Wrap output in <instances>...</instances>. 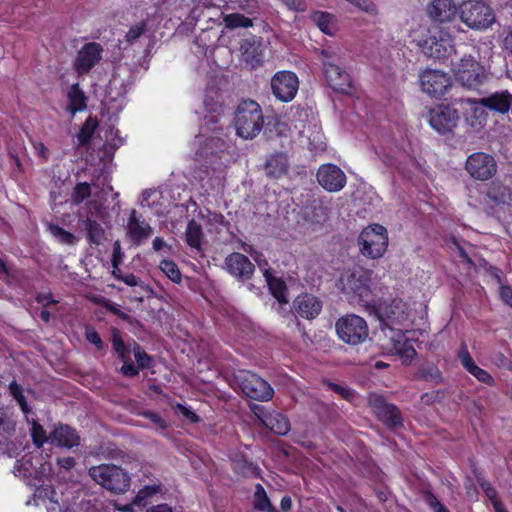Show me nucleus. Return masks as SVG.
I'll list each match as a JSON object with an SVG mask.
<instances>
[{
	"instance_id": "1",
	"label": "nucleus",
	"mask_w": 512,
	"mask_h": 512,
	"mask_svg": "<svg viewBox=\"0 0 512 512\" xmlns=\"http://www.w3.org/2000/svg\"><path fill=\"white\" fill-rule=\"evenodd\" d=\"M373 272L362 267L344 271L339 278V288L350 303H358L367 309L372 299Z\"/></svg>"
},
{
	"instance_id": "2",
	"label": "nucleus",
	"mask_w": 512,
	"mask_h": 512,
	"mask_svg": "<svg viewBox=\"0 0 512 512\" xmlns=\"http://www.w3.org/2000/svg\"><path fill=\"white\" fill-rule=\"evenodd\" d=\"M264 126V115L261 106L252 99L239 102L234 112V127L238 136L253 139Z\"/></svg>"
},
{
	"instance_id": "3",
	"label": "nucleus",
	"mask_w": 512,
	"mask_h": 512,
	"mask_svg": "<svg viewBox=\"0 0 512 512\" xmlns=\"http://www.w3.org/2000/svg\"><path fill=\"white\" fill-rule=\"evenodd\" d=\"M366 311L377 317L382 328L385 326L397 331H401V327L409 317L407 304L398 298L381 302L373 300L367 305Z\"/></svg>"
},
{
	"instance_id": "4",
	"label": "nucleus",
	"mask_w": 512,
	"mask_h": 512,
	"mask_svg": "<svg viewBox=\"0 0 512 512\" xmlns=\"http://www.w3.org/2000/svg\"><path fill=\"white\" fill-rule=\"evenodd\" d=\"M89 476L113 494H123L130 488L131 478L126 470L115 464H100L88 470Z\"/></svg>"
},
{
	"instance_id": "5",
	"label": "nucleus",
	"mask_w": 512,
	"mask_h": 512,
	"mask_svg": "<svg viewBox=\"0 0 512 512\" xmlns=\"http://www.w3.org/2000/svg\"><path fill=\"white\" fill-rule=\"evenodd\" d=\"M321 55L323 73L329 87L342 94H351L353 81L350 74L337 63L339 57L328 49H322Z\"/></svg>"
},
{
	"instance_id": "6",
	"label": "nucleus",
	"mask_w": 512,
	"mask_h": 512,
	"mask_svg": "<svg viewBox=\"0 0 512 512\" xmlns=\"http://www.w3.org/2000/svg\"><path fill=\"white\" fill-rule=\"evenodd\" d=\"M235 381L242 393L252 400L266 402L272 399L274 389L262 377L249 370H238Z\"/></svg>"
},
{
	"instance_id": "7",
	"label": "nucleus",
	"mask_w": 512,
	"mask_h": 512,
	"mask_svg": "<svg viewBox=\"0 0 512 512\" xmlns=\"http://www.w3.org/2000/svg\"><path fill=\"white\" fill-rule=\"evenodd\" d=\"M460 18L468 28L474 30L489 29L495 23L494 12L482 0H470L464 3Z\"/></svg>"
},
{
	"instance_id": "8",
	"label": "nucleus",
	"mask_w": 512,
	"mask_h": 512,
	"mask_svg": "<svg viewBox=\"0 0 512 512\" xmlns=\"http://www.w3.org/2000/svg\"><path fill=\"white\" fill-rule=\"evenodd\" d=\"M360 252L370 258L381 257L388 246L387 230L380 224H372L362 230L358 237Z\"/></svg>"
},
{
	"instance_id": "9",
	"label": "nucleus",
	"mask_w": 512,
	"mask_h": 512,
	"mask_svg": "<svg viewBox=\"0 0 512 512\" xmlns=\"http://www.w3.org/2000/svg\"><path fill=\"white\" fill-rule=\"evenodd\" d=\"M335 329L339 339L350 345L364 342L369 334L366 320L356 314H348L339 318Z\"/></svg>"
},
{
	"instance_id": "10",
	"label": "nucleus",
	"mask_w": 512,
	"mask_h": 512,
	"mask_svg": "<svg viewBox=\"0 0 512 512\" xmlns=\"http://www.w3.org/2000/svg\"><path fill=\"white\" fill-rule=\"evenodd\" d=\"M368 403L378 420L389 430L395 431L404 426L399 408L395 404L387 402L384 396L372 394L369 397Z\"/></svg>"
},
{
	"instance_id": "11",
	"label": "nucleus",
	"mask_w": 512,
	"mask_h": 512,
	"mask_svg": "<svg viewBox=\"0 0 512 512\" xmlns=\"http://www.w3.org/2000/svg\"><path fill=\"white\" fill-rule=\"evenodd\" d=\"M453 71L457 80L469 89L478 88L486 77L484 67L471 56L461 58Z\"/></svg>"
},
{
	"instance_id": "12",
	"label": "nucleus",
	"mask_w": 512,
	"mask_h": 512,
	"mask_svg": "<svg viewBox=\"0 0 512 512\" xmlns=\"http://www.w3.org/2000/svg\"><path fill=\"white\" fill-rule=\"evenodd\" d=\"M465 169L473 179L486 181L497 173V162L488 153L474 152L468 156Z\"/></svg>"
},
{
	"instance_id": "13",
	"label": "nucleus",
	"mask_w": 512,
	"mask_h": 512,
	"mask_svg": "<svg viewBox=\"0 0 512 512\" xmlns=\"http://www.w3.org/2000/svg\"><path fill=\"white\" fill-rule=\"evenodd\" d=\"M271 91L273 96L284 103L292 101L299 88L297 75L291 71H278L271 78Z\"/></svg>"
},
{
	"instance_id": "14",
	"label": "nucleus",
	"mask_w": 512,
	"mask_h": 512,
	"mask_svg": "<svg viewBox=\"0 0 512 512\" xmlns=\"http://www.w3.org/2000/svg\"><path fill=\"white\" fill-rule=\"evenodd\" d=\"M111 344L117 357L123 362L120 372L124 377L133 378L138 376V368L131 361V354L134 353L133 339L125 342L117 328L111 331Z\"/></svg>"
},
{
	"instance_id": "15",
	"label": "nucleus",
	"mask_w": 512,
	"mask_h": 512,
	"mask_svg": "<svg viewBox=\"0 0 512 512\" xmlns=\"http://www.w3.org/2000/svg\"><path fill=\"white\" fill-rule=\"evenodd\" d=\"M459 120L457 109L451 105H437L429 111V124L439 134L453 132Z\"/></svg>"
},
{
	"instance_id": "16",
	"label": "nucleus",
	"mask_w": 512,
	"mask_h": 512,
	"mask_svg": "<svg viewBox=\"0 0 512 512\" xmlns=\"http://www.w3.org/2000/svg\"><path fill=\"white\" fill-rule=\"evenodd\" d=\"M420 46L425 55L435 59H444L455 53L452 34H429Z\"/></svg>"
},
{
	"instance_id": "17",
	"label": "nucleus",
	"mask_w": 512,
	"mask_h": 512,
	"mask_svg": "<svg viewBox=\"0 0 512 512\" xmlns=\"http://www.w3.org/2000/svg\"><path fill=\"white\" fill-rule=\"evenodd\" d=\"M103 48L99 43L89 42L84 44L77 52L73 62V69L78 76H85L102 59Z\"/></svg>"
},
{
	"instance_id": "18",
	"label": "nucleus",
	"mask_w": 512,
	"mask_h": 512,
	"mask_svg": "<svg viewBox=\"0 0 512 512\" xmlns=\"http://www.w3.org/2000/svg\"><path fill=\"white\" fill-rule=\"evenodd\" d=\"M420 85L426 94L432 97H441L451 87L448 74L439 70H425L420 75Z\"/></svg>"
},
{
	"instance_id": "19",
	"label": "nucleus",
	"mask_w": 512,
	"mask_h": 512,
	"mask_svg": "<svg viewBox=\"0 0 512 512\" xmlns=\"http://www.w3.org/2000/svg\"><path fill=\"white\" fill-rule=\"evenodd\" d=\"M317 181L328 192H339L347 182L345 173L335 164L327 163L318 168Z\"/></svg>"
},
{
	"instance_id": "20",
	"label": "nucleus",
	"mask_w": 512,
	"mask_h": 512,
	"mask_svg": "<svg viewBox=\"0 0 512 512\" xmlns=\"http://www.w3.org/2000/svg\"><path fill=\"white\" fill-rule=\"evenodd\" d=\"M224 268L227 273L242 282L250 280L255 272L254 264L240 252H232L226 256Z\"/></svg>"
},
{
	"instance_id": "21",
	"label": "nucleus",
	"mask_w": 512,
	"mask_h": 512,
	"mask_svg": "<svg viewBox=\"0 0 512 512\" xmlns=\"http://www.w3.org/2000/svg\"><path fill=\"white\" fill-rule=\"evenodd\" d=\"M265 46L260 37L251 34L250 37L241 41L240 52L242 61L250 69H255L263 63V52Z\"/></svg>"
},
{
	"instance_id": "22",
	"label": "nucleus",
	"mask_w": 512,
	"mask_h": 512,
	"mask_svg": "<svg viewBox=\"0 0 512 512\" xmlns=\"http://www.w3.org/2000/svg\"><path fill=\"white\" fill-rule=\"evenodd\" d=\"M457 357L462 364L463 368L474 376L479 382L488 386H494L495 380L492 375L475 364L472 356L469 353L468 346L465 342H462L457 353Z\"/></svg>"
},
{
	"instance_id": "23",
	"label": "nucleus",
	"mask_w": 512,
	"mask_h": 512,
	"mask_svg": "<svg viewBox=\"0 0 512 512\" xmlns=\"http://www.w3.org/2000/svg\"><path fill=\"white\" fill-rule=\"evenodd\" d=\"M293 306L297 316L312 320L320 314L323 305L318 297L310 293H302L295 298Z\"/></svg>"
},
{
	"instance_id": "24",
	"label": "nucleus",
	"mask_w": 512,
	"mask_h": 512,
	"mask_svg": "<svg viewBox=\"0 0 512 512\" xmlns=\"http://www.w3.org/2000/svg\"><path fill=\"white\" fill-rule=\"evenodd\" d=\"M484 203L491 207L512 206V190L499 180H493L486 189Z\"/></svg>"
},
{
	"instance_id": "25",
	"label": "nucleus",
	"mask_w": 512,
	"mask_h": 512,
	"mask_svg": "<svg viewBox=\"0 0 512 512\" xmlns=\"http://www.w3.org/2000/svg\"><path fill=\"white\" fill-rule=\"evenodd\" d=\"M456 11L457 8L453 0H432L426 8L429 18L437 23L452 21Z\"/></svg>"
},
{
	"instance_id": "26",
	"label": "nucleus",
	"mask_w": 512,
	"mask_h": 512,
	"mask_svg": "<svg viewBox=\"0 0 512 512\" xmlns=\"http://www.w3.org/2000/svg\"><path fill=\"white\" fill-rule=\"evenodd\" d=\"M81 227L91 248H98L106 240L105 230L96 219L87 216L81 221Z\"/></svg>"
},
{
	"instance_id": "27",
	"label": "nucleus",
	"mask_w": 512,
	"mask_h": 512,
	"mask_svg": "<svg viewBox=\"0 0 512 512\" xmlns=\"http://www.w3.org/2000/svg\"><path fill=\"white\" fill-rule=\"evenodd\" d=\"M480 104L491 111L505 114L512 106V94L507 90L497 91L482 98Z\"/></svg>"
},
{
	"instance_id": "28",
	"label": "nucleus",
	"mask_w": 512,
	"mask_h": 512,
	"mask_svg": "<svg viewBox=\"0 0 512 512\" xmlns=\"http://www.w3.org/2000/svg\"><path fill=\"white\" fill-rule=\"evenodd\" d=\"M53 443L60 447L73 448L80 444V437L76 429L67 424H59L50 434Z\"/></svg>"
},
{
	"instance_id": "29",
	"label": "nucleus",
	"mask_w": 512,
	"mask_h": 512,
	"mask_svg": "<svg viewBox=\"0 0 512 512\" xmlns=\"http://www.w3.org/2000/svg\"><path fill=\"white\" fill-rule=\"evenodd\" d=\"M67 107L66 112L74 116L78 112H82L87 108L88 97L81 89L79 83H74L67 91Z\"/></svg>"
},
{
	"instance_id": "30",
	"label": "nucleus",
	"mask_w": 512,
	"mask_h": 512,
	"mask_svg": "<svg viewBox=\"0 0 512 512\" xmlns=\"http://www.w3.org/2000/svg\"><path fill=\"white\" fill-rule=\"evenodd\" d=\"M127 233L133 244L140 245L142 240L151 236L152 228L148 223H141L133 210L128 220Z\"/></svg>"
},
{
	"instance_id": "31",
	"label": "nucleus",
	"mask_w": 512,
	"mask_h": 512,
	"mask_svg": "<svg viewBox=\"0 0 512 512\" xmlns=\"http://www.w3.org/2000/svg\"><path fill=\"white\" fill-rule=\"evenodd\" d=\"M232 470L244 478H261V469L244 455H235L231 460Z\"/></svg>"
},
{
	"instance_id": "32",
	"label": "nucleus",
	"mask_w": 512,
	"mask_h": 512,
	"mask_svg": "<svg viewBox=\"0 0 512 512\" xmlns=\"http://www.w3.org/2000/svg\"><path fill=\"white\" fill-rule=\"evenodd\" d=\"M288 158L284 153H274L265 162V170L268 177L280 178L287 173Z\"/></svg>"
},
{
	"instance_id": "33",
	"label": "nucleus",
	"mask_w": 512,
	"mask_h": 512,
	"mask_svg": "<svg viewBox=\"0 0 512 512\" xmlns=\"http://www.w3.org/2000/svg\"><path fill=\"white\" fill-rule=\"evenodd\" d=\"M225 133L222 134H206L204 138H201V142L199 138L197 139L198 144L201 145L200 154L201 155H214L218 151H222L225 148Z\"/></svg>"
},
{
	"instance_id": "34",
	"label": "nucleus",
	"mask_w": 512,
	"mask_h": 512,
	"mask_svg": "<svg viewBox=\"0 0 512 512\" xmlns=\"http://www.w3.org/2000/svg\"><path fill=\"white\" fill-rule=\"evenodd\" d=\"M204 233L202 227L195 219H191L187 223L185 231V241L187 245L198 252L202 251Z\"/></svg>"
},
{
	"instance_id": "35",
	"label": "nucleus",
	"mask_w": 512,
	"mask_h": 512,
	"mask_svg": "<svg viewBox=\"0 0 512 512\" xmlns=\"http://www.w3.org/2000/svg\"><path fill=\"white\" fill-rule=\"evenodd\" d=\"M277 435L284 436L290 431V422L283 413L272 411L263 424Z\"/></svg>"
},
{
	"instance_id": "36",
	"label": "nucleus",
	"mask_w": 512,
	"mask_h": 512,
	"mask_svg": "<svg viewBox=\"0 0 512 512\" xmlns=\"http://www.w3.org/2000/svg\"><path fill=\"white\" fill-rule=\"evenodd\" d=\"M16 431V419L12 408L0 406V436L11 437Z\"/></svg>"
},
{
	"instance_id": "37",
	"label": "nucleus",
	"mask_w": 512,
	"mask_h": 512,
	"mask_svg": "<svg viewBox=\"0 0 512 512\" xmlns=\"http://www.w3.org/2000/svg\"><path fill=\"white\" fill-rule=\"evenodd\" d=\"M8 389L10 396L17 402L20 410L24 414L26 422H29V416L34 415V412L27 403L22 386L18 384L16 380H12L8 386Z\"/></svg>"
},
{
	"instance_id": "38",
	"label": "nucleus",
	"mask_w": 512,
	"mask_h": 512,
	"mask_svg": "<svg viewBox=\"0 0 512 512\" xmlns=\"http://www.w3.org/2000/svg\"><path fill=\"white\" fill-rule=\"evenodd\" d=\"M268 287L272 296L281 304L288 303V289L287 285L281 278L274 277L268 272L265 273Z\"/></svg>"
},
{
	"instance_id": "39",
	"label": "nucleus",
	"mask_w": 512,
	"mask_h": 512,
	"mask_svg": "<svg viewBox=\"0 0 512 512\" xmlns=\"http://www.w3.org/2000/svg\"><path fill=\"white\" fill-rule=\"evenodd\" d=\"M222 114H205L203 118V124L200 128L199 135L196 138H204L206 134H222L224 133L223 126L220 123V117Z\"/></svg>"
},
{
	"instance_id": "40",
	"label": "nucleus",
	"mask_w": 512,
	"mask_h": 512,
	"mask_svg": "<svg viewBox=\"0 0 512 512\" xmlns=\"http://www.w3.org/2000/svg\"><path fill=\"white\" fill-rule=\"evenodd\" d=\"M397 339H393V349L396 354L406 359H413L416 356V350L412 343L405 337L402 331H398Z\"/></svg>"
},
{
	"instance_id": "41",
	"label": "nucleus",
	"mask_w": 512,
	"mask_h": 512,
	"mask_svg": "<svg viewBox=\"0 0 512 512\" xmlns=\"http://www.w3.org/2000/svg\"><path fill=\"white\" fill-rule=\"evenodd\" d=\"M99 126L97 117L89 116L80 127L77 138L81 145L89 143Z\"/></svg>"
},
{
	"instance_id": "42",
	"label": "nucleus",
	"mask_w": 512,
	"mask_h": 512,
	"mask_svg": "<svg viewBox=\"0 0 512 512\" xmlns=\"http://www.w3.org/2000/svg\"><path fill=\"white\" fill-rule=\"evenodd\" d=\"M48 231L60 244L75 245L78 242L77 237L73 233L65 230L58 224L50 223Z\"/></svg>"
},
{
	"instance_id": "43",
	"label": "nucleus",
	"mask_w": 512,
	"mask_h": 512,
	"mask_svg": "<svg viewBox=\"0 0 512 512\" xmlns=\"http://www.w3.org/2000/svg\"><path fill=\"white\" fill-rule=\"evenodd\" d=\"M254 508L260 511L277 512L261 484H256L254 492Z\"/></svg>"
},
{
	"instance_id": "44",
	"label": "nucleus",
	"mask_w": 512,
	"mask_h": 512,
	"mask_svg": "<svg viewBox=\"0 0 512 512\" xmlns=\"http://www.w3.org/2000/svg\"><path fill=\"white\" fill-rule=\"evenodd\" d=\"M203 104L206 114H223L224 112V106L220 101V94L218 91L207 93Z\"/></svg>"
},
{
	"instance_id": "45",
	"label": "nucleus",
	"mask_w": 512,
	"mask_h": 512,
	"mask_svg": "<svg viewBox=\"0 0 512 512\" xmlns=\"http://www.w3.org/2000/svg\"><path fill=\"white\" fill-rule=\"evenodd\" d=\"M311 19L321 32H328L330 29L334 28V24L336 22L334 15L324 11L314 12L311 15Z\"/></svg>"
},
{
	"instance_id": "46",
	"label": "nucleus",
	"mask_w": 512,
	"mask_h": 512,
	"mask_svg": "<svg viewBox=\"0 0 512 512\" xmlns=\"http://www.w3.org/2000/svg\"><path fill=\"white\" fill-rule=\"evenodd\" d=\"M127 41L135 46L137 44H145L144 57L150 55L151 50L155 44L154 34H126Z\"/></svg>"
},
{
	"instance_id": "47",
	"label": "nucleus",
	"mask_w": 512,
	"mask_h": 512,
	"mask_svg": "<svg viewBox=\"0 0 512 512\" xmlns=\"http://www.w3.org/2000/svg\"><path fill=\"white\" fill-rule=\"evenodd\" d=\"M159 268L174 283L179 284L182 281V274L178 265L171 259H163Z\"/></svg>"
},
{
	"instance_id": "48",
	"label": "nucleus",
	"mask_w": 512,
	"mask_h": 512,
	"mask_svg": "<svg viewBox=\"0 0 512 512\" xmlns=\"http://www.w3.org/2000/svg\"><path fill=\"white\" fill-rule=\"evenodd\" d=\"M28 424L31 425V437L34 445L41 448L48 440L47 434L43 426L34 418H29Z\"/></svg>"
},
{
	"instance_id": "49",
	"label": "nucleus",
	"mask_w": 512,
	"mask_h": 512,
	"mask_svg": "<svg viewBox=\"0 0 512 512\" xmlns=\"http://www.w3.org/2000/svg\"><path fill=\"white\" fill-rule=\"evenodd\" d=\"M418 373H419V377L422 380H425V381H428V382H432L434 384H440V383L443 382L442 372L434 364H430V365H426L424 367H421L419 369Z\"/></svg>"
},
{
	"instance_id": "50",
	"label": "nucleus",
	"mask_w": 512,
	"mask_h": 512,
	"mask_svg": "<svg viewBox=\"0 0 512 512\" xmlns=\"http://www.w3.org/2000/svg\"><path fill=\"white\" fill-rule=\"evenodd\" d=\"M224 23L229 29L253 27V22L250 18L238 13L226 15L224 17Z\"/></svg>"
},
{
	"instance_id": "51",
	"label": "nucleus",
	"mask_w": 512,
	"mask_h": 512,
	"mask_svg": "<svg viewBox=\"0 0 512 512\" xmlns=\"http://www.w3.org/2000/svg\"><path fill=\"white\" fill-rule=\"evenodd\" d=\"M91 196V186L88 182L77 183L71 194V201L74 205L81 204Z\"/></svg>"
},
{
	"instance_id": "52",
	"label": "nucleus",
	"mask_w": 512,
	"mask_h": 512,
	"mask_svg": "<svg viewBox=\"0 0 512 512\" xmlns=\"http://www.w3.org/2000/svg\"><path fill=\"white\" fill-rule=\"evenodd\" d=\"M133 345H134L133 355H134L136 363H137V365H135V366L138 368V372L140 370L149 368L152 364V357L136 341H133Z\"/></svg>"
},
{
	"instance_id": "53",
	"label": "nucleus",
	"mask_w": 512,
	"mask_h": 512,
	"mask_svg": "<svg viewBox=\"0 0 512 512\" xmlns=\"http://www.w3.org/2000/svg\"><path fill=\"white\" fill-rule=\"evenodd\" d=\"M85 338L86 340L95 346L98 351H102L105 348V344L101 339L99 333L91 326L85 327Z\"/></svg>"
},
{
	"instance_id": "54",
	"label": "nucleus",
	"mask_w": 512,
	"mask_h": 512,
	"mask_svg": "<svg viewBox=\"0 0 512 512\" xmlns=\"http://www.w3.org/2000/svg\"><path fill=\"white\" fill-rule=\"evenodd\" d=\"M34 496L42 500L48 499L50 502L57 503L55 489L50 485L37 487Z\"/></svg>"
},
{
	"instance_id": "55",
	"label": "nucleus",
	"mask_w": 512,
	"mask_h": 512,
	"mask_svg": "<svg viewBox=\"0 0 512 512\" xmlns=\"http://www.w3.org/2000/svg\"><path fill=\"white\" fill-rule=\"evenodd\" d=\"M359 10L365 11L369 14L377 13V7L372 0H346Z\"/></svg>"
},
{
	"instance_id": "56",
	"label": "nucleus",
	"mask_w": 512,
	"mask_h": 512,
	"mask_svg": "<svg viewBox=\"0 0 512 512\" xmlns=\"http://www.w3.org/2000/svg\"><path fill=\"white\" fill-rule=\"evenodd\" d=\"M176 411L180 413L184 418L189 420L191 423H199L201 418L200 416L194 412L190 407H187L183 404L178 403L176 405Z\"/></svg>"
},
{
	"instance_id": "57",
	"label": "nucleus",
	"mask_w": 512,
	"mask_h": 512,
	"mask_svg": "<svg viewBox=\"0 0 512 512\" xmlns=\"http://www.w3.org/2000/svg\"><path fill=\"white\" fill-rule=\"evenodd\" d=\"M493 363L499 368L512 369V360L503 352L497 351L492 354Z\"/></svg>"
},
{
	"instance_id": "58",
	"label": "nucleus",
	"mask_w": 512,
	"mask_h": 512,
	"mask_svg": "<svg viewBox=\"0 0 512 512\" xmlns=\"http://www.w3.org/2000/svg\"><path fill=\"white\" fill-rule=\"evenodd\" d=\"M426 501L430 509L434 512H450L433 493L428 494Z\"/></svg>"
},
{
	"instance_id": "59",
	"label": "nucleus",
	"mask_w": 512,
	"mask_h": 512,
	"mask_svg": "<svg viewBox=\"0 0 512 512\" xmlns=\"http://www.w3.org/2000/svg\"><path fill=\"white\" fill-rule=\"evenodd\" d=\"M123 256H124V254L121 250L120 243H119V241H116L113 244V253H112V259H111V264L114 269L118 270V267L122 263Z\"/></svg>"
},
{
	"instance_id": "60",
	"label": "nucleus",
	"mask_w": 512,
	"mask_h": 512,
	"mask_svg": "<svg viewBox=\"0 0 512 512\" xmlns=\"http://www.w3.org/2000/svg\"><path fill=\"white\" fill-rule=\"evenodd\" d=\"M105 307L109 312H111L112 314L117 316L119 319H121L125 322H128V323L131 322V316L129 314L125 313L124 311H122L116 304L107 302L105 304Z\"/></svg>"
},
{
	"instance_id": "61",
	"label": "nucleus",
	"mask_w": 512,
	"mask_h": 512,
	"mask_svg": "<svg viewBox=\"0 0 512 512\" xmlns=\"http://www.w3.org/2000/svg\"><path fill=\"white\" fill-rule=\"evenodd\" d=\"M282 3L290 10L301 12L305 11L308 7L305 0H281Z\"/></svg>"
},
{
	"instance_id": "62",
	"label": "nucleus",
	"mask_w": 512,
	"mask_h": 512,
	"mask_svg": "<svg viewBox=\"0 0 512 512\" xmlns=\"http://www.w3.org/2000/svg\"><path fill=\"white\" fill-rule=\"evenodd\" d=\"M144 416L161 429L168 427L166 420L156 412L148 411L144 413Z\"/></svg>"
},
{
	"instance_id": "63",
	"label": "nucleus",
	"mask_w": 512,
	"mask_h": 512,
	"mask_svg": "<svg viewBox=\"0 0 512 512\" xmlns=\"http://www.w3.org/2000/svg\"><path fill=\"white\" fill-rule=\"evenodd\" d=\"M35 300L37 303L42 304L44 308L58 303V301L53 298L51 293H37Z\"/></svg>"
},
{
	"instance_id": "64",
	"label": "nucleus",
	"mask_w": 512,
	"mask_h": 512,
	"mask_svg": "<svg viewBox=\"0 0 512 512\" xmlns=\"http://www.w3.org/2000/svg\"><path fill=\"white\" fill-rule=\"evenodd\" d=\"M499 294L503 302L512 307V287L510 285L501 284Z\"/></svg>"
}]
</instances>
